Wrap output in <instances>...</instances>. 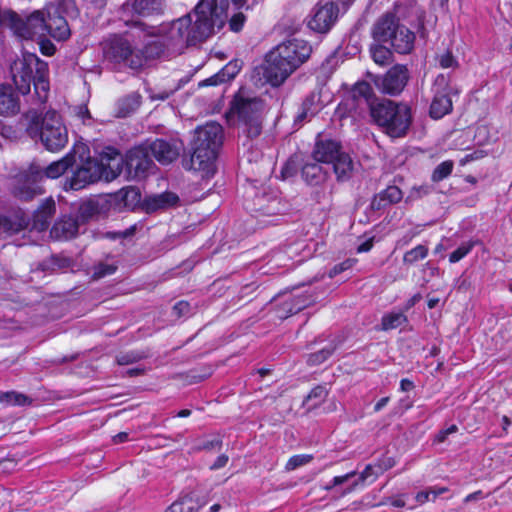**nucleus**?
Instances as JSON below:
<instances>
[{"instance_id":"1","label":"nucleus","mask_w":512,"mask_h":512,"mask_svg":"<svg viewBox=\"0 0 512 512\" xmlns=\"http://www.w3.org/2000/svg\"><path fill=\"white\" fill-rule=\"evenodd\" d=\"M229 0H200L189 13L173 21L166 33L167 51L178 52L210 37L224 27L228 19Z\"/></svg>"},{"instance_id":"2","label":"nucleus","mask_w":512,"mask_h":512,"mask_svg":"<svg viewBox=\"0 0 512 512\" xmlns=\"http://www.w3.org/2000/svg\"><path fill=\"white\" fill-rule=\"evenodd\" d=\"M305 40L292 39L279 44L266 56L264 77L272 86L281 85L311 54Z\"/></svg>"},{"instance_id":"3","label":"nucleus","mask_w":512,"mask_h":512,"mask_svg":"<svg viewBox=\"0 0 512 512\" xmlns=\"http://www.w3.org/2000/svg\"><path fill=\"white\" fill-rule=\"evenodd\" d=\"M305 40L292 39L279 44L266 56L264 77L272 86L281 85L311 54Z\"/></svg>"},{"instance_id":"4","label":"nucleus","mask_w":512,"mask_h":512,"mask_svg":"<svg viewBox=\"0 0 512 512\" xmlns=\"http://www.w3.org/2000/svg\"><path fill=\"white\" fill-rule=\"evenodd\" d=\"M10 72L17 90L26 95L34 84L35 94L41 103L45 102L49 93L48 65L34 54H23L10 65Z\"/></svg>"},{"instance_id":"5","label":"nucleus","mask_w":512,"mask_h":512,"mask_svg":"<svg viewBox=\"0 0 512 512\" xmlns=\"http://www.w3.org/2000/svg\"><path fill=\"white\" fill-rule=\"evenodd\" d=\"M223 141V128L216 122H209L195 130L189 169L211 176L215 172V160Z\"/></svg>"},{"instance_id":"6","label":"nucleus","mask_w":512,"mask_h":512,"mask_svg":"<svg viewBox=\"0 0 512 512\" xmlns=\"http://www.w3.org/2000/svg\"><path fill=\"white\" fill-rule=\"evenodd\" d=\"M27 121L26 133L32 138H39L43 146L51 151L62 150L68 142V131L60 114L51 109L40 117L35 110L23 115Z\"/></svg>"},{"instance_id":"7","label":"nucleus","mask_w":512,"mask_h":512,"mask_svg":"<svg viewBox=\"0 0 512 512\" xmlns=\"http://www.w3.org/2000/svg\"><path fill=\"white\" fill-rule=\"evenodd\" d=\"M166 35L161 39L149 43L146 47V55L142 51L136 50L131 43L124 37L112 35L105 39L102 43V51L104 58L113 63H122L125 66L137 70L141 68L147 57L160 56L167 50Z\"/></svg>"},{"instance_id":"8","label":"nucleus","mask_w":512,"mask_h":512,"mask_svg":"<svg viewBox=\"0 0 512 512\" xmlns=\"http://www.w3.org/2000/svg\"><path fill=\"white\" fill-rule=\"evenodd\" d=\"M369 106L371 117L387 135L398 138L407 134L412 123L409 105L391 100H381L376 103L371 102Z\"/></svg>"},{"instance_id":"9","label":"nucleus","mask_w":512,"mask_h":512,"mask_svg":"<svg viewBox=\"0 0 512 512\" xmlns=\"http://www.w3.org/2000/svg\"><path fill=\"white\" fill-rule=\"evenodd\" d=\"M264 107L261 99L246 97L241 91L231 102L230 113L237 116L242 132L250 139L261 134Z\"/></svg>"},{"instance_id":"10","label":"nucleus","mask_w":512,"mask_h":512,"mask_svg":"<svg viewBox=\"0 0 512 512\" xmlns=\"http://www.w3.org/2000/svg\"><path fill=\"white\" fill-rule=\"evenodd\" d=\"M0 25L12 30L21 39L45 37L44 12L41 10H36L26 17L13 11H3L0 13Z\"/></svg>"},{"instance_id":"11","label":"nucleus","mask_w":512,"mask_h":512,"mask_svg":"<svg viewBox=\"0 0 512 512\" xmlns=\"http://www.w3.org/2000/svg\"><path fill=\"white\" fill-rule=\"evenodd\" d=\"M43 178L42 169L31 165L28 171L15 176L11 188L12 195L20 201H30L44 193L39 182Z\"/></svg>"},{"instance_id":"12","label":"nucleus","mask_w":512,"mask_h":512,"mask_svg":"<svg viewBox=\"0 0 512 512\" xmlns=\"http://www.w3.org/2000/svg\"><path fill=\"white\" fill-rule=\"evenodd\" d=\"M409 80V71L405 65L391 67L385 75L377 77L374 82L378 89L392 96L400 94Z\"/></svg>"},{"instance_id":"13","label":"nucleus","mask_w":512,"mask_h":512,"mask_svg":"<svg viewBox=\"0 0 512 512\" xmlns=\"http://www.w3.org/2000/svg\"><path fill=\"white\" fill-rule=\"evenodd\" d=\"M44 12L45 36L49 35L57 41H66L71 36L67 20L54 6H48Z\"/></svg>"},{"instance_id":"14","label":"nucleus","mask_w":512,"mask_h":512,"mask_svg":"<svg viewBox=\"0 0 512 512\" xmlns=\"http://www.w3.org/2000/svg\"><path fill=\"white\" fill-rule=\"evenodd\" d=\"M101 175L98 160L88 159L74 172L69 186L72 190H80L88 184L101 180Z\"/></svg>"},{"instance_id":"15","label":"nucleus","mask_w":512,"mask_h":512,"mask_svg":"<svg viewBox=\"0 0 512 512\" xmlns=\"http://www.w3.org/2000/svg\"><path fill=\"white\" fill-rule=\"evenodd\" d=\"M339 9L332 1L325 2L316 7L312 19L309 21L311 29L325 33L333 26L338 18Z\"/></svg>"},{"instance_id":"16","label":"nucleus","mask_w":512,"mask_h":512,"mask_svg":"<svg viewBox=\"0 0 512 512\" xmlns=\"http://www.w3.org/2000/svg\"><path fill=\"white\" fill-rule=\"evenodd\" d=\"M182 150L183 144L181 141L177 140L166 141L163 139H157L149 145V151L151 154L163 165H167L175 161Z\"/></svg>"},{"instance_id":"17","label":"nucleus","mask_w":512,"mask_h":512,"mask_svg":"<svg viewBox=\"0 0 512 512\" xmlns=\"http://www.w3.org/2000/svg\"><path fill=\"white\" fill-rule=\"evenodd\" d=\"M124 159L115 149L108 148L106 152L101 154L98 165L101 166V179L112 181L117 178L123 168Z\"/></svg>"},{"instance_id":"18","label":"nucleus","mask_w":512,"mask_h":512,"mask_svg":"<svg viewBox=\"0 0 512 512\" xmlns=\"http://www.w3.org/2000/svg\"><path fill=\"white\" fill-rule=\"evenodd\" d=\"M30 219L21 210L12 211L6 215H0V235L11 236L26 229Z\"/></svg>"},{"instance_id":"19","label":"nucleus","mask_w":512,"mask_h":512,"mask_svg":"<svg viewBox=\"0 0 512 512\" xmlns=\"http://www.w3.org/2000/svg\"><path fill=\"white\" fill-rule=\"evenodd\" d=\"M179 197L176 193L166 191L161 194H153L145 197L142 202V210L146 213H154L177 206Z\"/></svg>"},{"instance_id":"20","label":"nucleus","mask_w":512,"mask_h":512,"mask_svg":"<svg viewBox=\"0 0 512 512\" xmlns=\"http://www.w3.org/2000/svg\"><path fill=\"white\" fill-rule=\"evenodd\" d=\"M149 148L136 147L131 149L126 157V166L130 172H134L135 176H141L152 165V160L148 154Z\"/></svg>"},{"instance_id":"21","label":"nucleus","mask_w":512,"mask_h":512,"mask_svg":"<svg viewBox=\"0 0 512 512\" xmlns=\"http://www.w3.org/2000/svg\"><path fill=\"white\" fill-rule=\"evenodd\" d=\"M402 25L393 14L383 15L374 25L372 35L378 42H390L394 36V32Z\"/></svg>"},{"instance_id":"22","label":"nucleus","mask_w":512,"mask_h":512,"mask_svg":"<svg viewBox=\"0 0 512 512\" xmlns=\"http://www.w3.org/2000/svg\"><path fill=\"white\" fill-rule=\"evenodd\" d=\"M20 111V98L10 85L0 86V115L11 117Z\"/></svg>"},{"instance_id":"23","label":"nucleus","mask_w":512,"mask_h":512,"mask_svg":"<svg viewBox=\"0 0 512 512\" xmlns=\"http://www.w3.org/2000/svg\"><path fill=\"white\" fill-rule=\"evenodd\" d=\"M341 153V146L337 141L319 140L316 142L313 157L317 162L333 163Z\"/></svg>"},{"instance_id":"24","label":"nucleus","mask_w":512,"mask_h":512,"mask_svg":"<svg viewBox=\"0 0 512 512\" xmlns=\"http://www.w3.org/2000/svg\"><path fill=\"white\" fill-rule=\"evenodd\" d=\"M125 6L140 16L162 14L165 9L164 0H127Z\"/></svg>"},{"instance_id":"25","label":"nucleus","mask_w":512,"mask_h":512,"mask_svg":"<svg viewBox=\"0 0 512 512\" xmlns=\"http://www.w3.org/2000/svg\"><path fill=\"white\" fill-rule=\"evenodd\" d=\"M414 41V33L402 25L394 32V36L389 43L397 53L408 54L414 47Z\"/></svg>"},{"instance_id":"26","label":"nucleus","mask_w":512,"mask_h":512,"mask_svg":"<svg viewBox=\"0 0 512 512\" xmlns=\"http://www.w3.org/2000/svg\"><path fill=\"white\" fill-rule=\"evenodd\" d=\"M206 503L205 497L191 493L172 503L165 512H198Z\"/></svg>"},{"instance_id":"27","label":"nucleus","mask_w":512,"mask_h":512,"mask_svg":"<svg viewBox=\"0 0 512 512\" xmlns=\"http://www.w3.org/2000/svg\"><path fill=\"white\" fill-rule=\"evenodd\" d=\"M78 232V222L71 216L58 220L51 229V237L57 240L70 239Z\"/></svg>"},{"instance_id":"28","label":"nucleus","mask_w":512,"mask_h":512,"mask_svg":"<svg viewBox=\"0 0 512 512\" xmlns=\"http://www.w3.org/2000/svg\"><path fill=\"white\" fill-rule=\"evenodd\" d=\"M56 205L53 198L45 199L34 214L33 225L36 229L43 231L48 227L49 221L55 214Z\"/></svg>"},{"instance_id":"29","label":"nucleus","mask_w":512,"mask_h":512,"mask_svg":"<svg viewBox=\"0 0 512 512\" xmlns=\"http://www.w3.org/2000/svg\"><path fill=\"white\" fill-rule=\"evenodd\" d=\"M452 111V100L450 92H436L430 106V116L434 119H440Z\"/></svg>"},{"instance_id":"30","label":"nucleus","mask_w":512,"mask_h":512,"mask_svg":"<svg viewBox=\"0 0 512 512\" xmlns=\"http://www.w3.org/2000/svg\"><path fill=\"white\" fill-rule=\"evenodd\" d=\"M74 162L75 156L73 154H67L62 159L51 163L44 171L42 170L43 176L45 175L52 179L58 178L64 174L65 171L74 164Z\"/></svg>"},{"instance_id":"31","label":"nucleus","mask_w":512,"mask_h":512,"mask_svg":"<svg viewBox=\"0 0 512 512\" xmlns=\"http://www.w3.org/2000/svg\"><path fill=\"white\" fill-rule=\"evenodd\" d=\"M320 110L319 95L311 94L302 103L301 111L295 117V123H302Z\"/></svg>"},{"instance_id":"32","label":"nucleus","mask_w":512,"mask_h":512,"mask_svg":"<svg viewBox=\"0 0 512 512\" xmlns=\"http://www.w3.org/2000/svg\"><path fill=\"white\" fill-rule=\"evenodd\" d=\"M320 162L306 163L302 168L304 180L311 185H318L326 179V173L319 164Z\"/></svg>"},{"instance_id":"33","label":"nucleus","mask_w":512,"mask_h":512,"mask_svg":"<svg viewBox=\"0 0 512 512\" xmlns=\"http://www.w3.org/2000/svg\"><path fill=\"white\" fill-rule=\"evenodd\" d=\"M332 164L338 181H345L350 178L353 163L348 154L342 152Z\"/></svg>"},{"instance_id":"34","label":"nucleus","mask_w":512,"mask_h":512,"mask_svg":"<svg viewBox=\"0 0 512 512\" xmlns=\"http://www.w3.org/2000/svg\"><path fill=\"white\" fill-rule=\"evenodd\" d=\"M402 197V191L397 186H389L373 200L372 205L379 209L387 204L398 203Z\"/></svg>"},{"instance_id":"35","label":"nucleus","mask_w":512,"mask_h":512,"mask_svg":"<svg viewBox=\"0 0 512 512\" xmlns=\"http://www.w3.org/2000/svg\"><path fill=\"white\" fill-rule=\"evenodd\" d=\"M118 197L123 201L124 206L130 209H135L140 206L142 208V198L140 190L136 187H126L118 192Z\"/></svg>"},{"instance_id":"36","label":"nucleus","mask_w":512,"mask_h":512,"mask_svg":"<svg viewBox=\"0 0 512 512\" xmlns=\"http://www.w3.org/2000/svg\"><path fill=\"white\" fill-rule=\"evenodd\" d=\"M140 96L136 94L129 95L119 101L118 117H126L134 112L140 106Z\"/></svg>"},{"instance_id":"37","label":"nucleus","mask_w":512,"mask_h":512,"mask_svg":"<svg viewBox=\"0 0 512 512\" xmlns=\"http://www.w3.org/2000/svg\"><path fill=\"white\" fill-rule=\"evenodd\" d=\"M405 322H407V317L403 313L398 312L383 316L381 325L383 330H390L403 325Z\"/></svg>"},{"instance_id":"38","label":"nucleus","mask_w":512,"mask_h":512,"mask_svg":"<svg viewBox=\"0 0 512 512\" xmlns=\"http://www.w3.org/2000/svg\"><path fill=\"white\" fill-rule=\"evenodd\" d=\"M371 55L375 63L379 65H387L391 62V51L382 45H377L371 48Z\"/></svg>"},{"instance_id":"39","label":"nucleus","mask_w":512,"mask_h":512,"mask_svg":"<svg viewBox=\"0 0 512 512\" xmlns=\"http://www.w3.org/2000/svg\"><path fill=\"white\" fill-rule=\"evenodd\" d=\"M427 255L428 248L425 245H418L404 254L403 262L405 264L411 265L417 262L418 260L426 258Z\"/></svg>"},{"instance_id":"40","label":"nucleus","mask_w":512,"mask_h":512,"mask_svg":"<svg viewBox=\"0 0 512 512\" xmlns=\"http://www.w3.org/2000/svg\"><path fill=\"white\" fill-rule=\"evenodd\" d=\"M454 163L451 160L440 163L433 171L431 179L433 182H440L447 178L453 170Z\"/></svg>"},{"instance_id":"41","label":"nucleus","mask_w":512,"mask_h":512,"mask_svg":"<svg viewBox=\"0 0 512 512\" xmlns=\"http://www.w3.org/2000/svg\"><path fill=\"white\" fill-rule=\"evenodd\" d=\"M351 93L354 99L363 98L365 101L369 102L373 95V89L369 83L362 81L354 85Z\"/></svg>"},{"instance_id":"42","label":"nucleus","mask_w":512,"mask_h":512,"mask_svg":"<svg viewBox=\"0 0 512 512\" xmlns=\"http://www.w3.org/2000/svg\"><path fill=\"white\" fill-rule=\"evenodd\" d=\"M0 402L7 405H26L30 403L27 396L16 392H5L0 394Z\"/></svg>"},{"instance_id":"43","label":"nucleus","mask_w":512,"mask_h":512,"mask_svg":"<svg viewBox=\"0 0 512 512\" xmlns=\"http://www.w3.org/2000/svg\"><path fill=\"white\" fill-rule=\"evenodd\" d=\"M312 459L313 456L310 454L294 455L287 461L285 468L287 471H292L310 463Z\"/></svg>"},{"instance_id":"44","label":"nucleus","mask_w":512,"mask_h":512,"mask_svg":"<svg viewBox=\"0 0 512 512\" xmlns=\"http://www.w3.org/2000/svg\"><path fill=\"white\" fill-rule=\"evenodd\" d=\"M437 62L443 69H456L459 65L457 59L449 50H446L443 53L437 55Z\"/></svg>"},{"instance_id":"45","label":"nucleus","mask_w":512,"mask_h":512,"mask_svg":"<svg viewBox=\"0 0 512 512\" xmlns=\"http://www.w3.org/2000/svg\"><path fill=\"white\" fill-rule=\"evenodd\" d=\"M333 348H324L308 356L307 363L311 366L319 365L326 361L333 353Z\"/></svg>"},{"instance_id":"46","label":"nucleus","mask_w":512,"mask_h":512,"mask_svg":"<svg viewBox=\"0 0 512 512\" xmlns=\"http://www.w3.org/2000/svg\"><path fill=\"white\" fill-rule=\"evenodd\" d=\"M117 270V266L115 264H107V263H98L93 268V278L100 279L107 275L113 274Z\"/></svg>"},{"instance_id":"47","label":"nucleus","mask_w":512,"mask_h":512,"mask_svg":"<svg viewBox=\"0 0 512 512\" xmlns=\"http://www.w3.org/2000/svg\"><path fill=\"white\" fill-rule=\"evenodd\" d=\"M98 210H99V203L97 200L86 201L80 206V209H79L81 216L85 219L98 213Z\"/></svg>"},{"instance_id":"48","label":"nucleus","mask_w":512,"mask_h":512,"mask_svg":"<svg viewBox=\"0 0 512 512\" xmlns=\"http://www.w3.org/2000/svg\"><path fill=\"white\" fill-rule=\"evenodd\" d=\"M473 248V243H465L459 246L454 252L450 254L449 261L451 263H456L464 258Z\"/></svg>"},{"instance_id":"49","label":"nucleus","mask_w":512,"mask_h":512,"mask_svg":"<svg viewBox=\"0 0 512 512\" xmlns=\"http://www.w3.org/2000/svg\"><path fill=\"white\" fill-rule=\"evenodd\" d=\"M246 22V16L243 12H237L232 15L229 19L228 24L229 28L233 32H239L242 30L244 24Z\"/></svg>"},{"instance_id":"50","label":"nucleus","mask_w":512,"mask_h":512,"mask_svg":"<svg viewBox=\"0 0 512 512\" xmlns=\"http://www.w3.org/2000/svg\"><path fill=\"white\" fill-rule=\"evenodd\" d=\"M327 390L324 386H316L313 388L310 393L306 396L305 402L310 401L312 399H316L317 402L314 404L316 406L318 403L322 402L327 396Z\"/></svg>"},{"instance_id":"51","label":"nucleus","mask_w":512,"mask_h":512,"mask_svg":"<svg viewBox=\"0 0 512 512\" xmlns=\"http://www.w3.org/2000/svg\"><path fill=\"white\" fill-rule=\"evenodd\" d=\"M239 70L240 67L237 62H230L220 71V76H223L226 82L233 79L238 74Z\"/></svg>"},{"instance_id":"52","label":"nucleus","mask_w":512,"mask_h":512,"mask_svg":"<svg viewBox=\"0 0 512 512\" xmlns=\"http://www.w3.org/2000/svg\"><path fill=\"white\" fill-rule=\"evenodd\" d=\"M356 263V259H346L340 264L335 265L330 271H329V277L333 278L336 275L340 274L341 272L348 270L353 267V265Z\"/></svg>"},{"instance_id":"53","label":"nucleus","mask_w":512,"mask_h":512,"mask_svg":"<svg viewBox=\"0 0 512 512\" xmlns=\"http://www.w3.org/2000/svg\"><path fill=\"white\" fill-rule=\"evenodd\" d=\"M190 305L188 302L180 301L173 307V312L176 316L181 317L189 312Z\"/></svg>"},{"instance_id":"54","label":"nucleus","mask_w":512,"mask_h":512,"mask_svg":"<svg viewBox=\"0 0 512 512\" xmlns=\"http://www.w3.org/2000/svg\"><path fill=\"white\" fill-rule=\"evenodd\" d=\"M140 358H141L140 356H137L134 354H131V355L126 354V355H121V356L117 357V362L119 365H127L130 363L136 362Z\"/></svg>"},{"instance_id":"55","label":"nucleus","mask_w":512,"mask_h":512,"mask_svg":"<svg viewBox=\"0 0 512 512\" xmlns=\"http://www.w3.org/2000/svg\"><path fill=\"white\" fill-rule=\"evenodd\" d=\"M225 80L223 78V76H220V71L213 75L212 77L204 80L201 85H204V86H214V85H218L220 83H224Z\"/></svg>"},{"instance_id":"56","label":"nucleus","mask_w":512,"mask_h":512,"mask_svg":"<svg viewBox=\"0 0 512 512\" xmlns=\"http://www.w3.org/2000/svg\"><path fill=\"white\" fill-rule=\"evenodd\" d=\"M372 474V467L368 465L364 471L360 474L359 480L354 482L353 485L348 489V492H351L358 485L359 481H365Z\"/></svg>"},{"instance_id":"57","label":"nucleus","mask_w":512,"mask_h":512,"mask_svg":"<svg viewBox=\"0 0 512 512\" xmlns=\"http://www.w3.org/2000/svg\"><path fill=\"white\" fill-rule=\"evenodd\" d=\"M55 46L50 41H43L41 43V52L44 55L51 56L55 53Z\"/></svg>"},{"instance_id":"58","label":"nucleus","mask_w":512,"mask_h":512,"mask_svg":"<svg viewBox=\"0 0 512 512\" xmlns=\"http://www.w3.org/2000/svg\"><path fill=\"white\" fill-rule=\"evenodd\" d=\"M355 475H356V472L352 471V472L347 473V474H345L343 476H336L333 479V486L341 485V484L347 482L349 479H351Z\"/></svg>"},{"instance_id":"59","label":"nucleus","mask_w":512,"mask_h":512,"mask_svg":"<svg viewBox=\"0 0 512 512\" xmlns=\"http://www.w3.org/2000/svg\"><path fill=\"white\" fill-rule=\"evenodd\" d=\"M228 462V456L222 454L220 456H218V458L216 459V461L211 465V469L212 470H217V469H220L222 467H224Z\"/></svg>"},{"instance_id":"60","label":"nucleus","mask_w":512,"mask_h":512,"mask_svg":"<svg viewBox=\"0 0 512 512\" xmlns=\"http://www.w3.org/2000/svg\"><path fill=\"white\" fill-rule=\"evenodd\" d=\"M77 116L81 118L83 121L86 119H90V112L86 106H79L77 111Z\"/></svg>"},{"instance_id":"61","label":"nucleus","mask_w":512,"mask_h":512,"mask_svg":"<svg viewBox=\"0 0 512 512\" xmlns=\"http://www.w3.org/2000/svg\"><path fill=\"white\" fill-rule=\"evenodd\" d=\"M430 495H431V494H430V490L428 489V490H426V491L418 492V493L416 494L415 499H416V501H418L419 503L423 504V503H425L426 501H428V500H429Z\"/></svg>"},{"instance_id":"62","label":"nucleus","mask_w":512,"mask_h":512,"mask_svg":"<svg viewBox=\"0 0 512 512\" xmlns=\"http://www.w3.org/2000/svg\"><path fill=\"white\" fill-rule=\"evenodd\" d=\"M296 300L298 305L294 307H292L290 303H286V305L289 306L288 312L290 314L297 313L305 307V304L300 301V298H297Z\"/></svg>"},{"instance_id":"63","label":"nucleus","mask_w":512,"mask_h":512,"mask_svg":"<svg viewBox=\"0 0 512 512\" xmlns=\"http://www.w3.org/2000/svg\"><path fill=\"white\" fill-rule=\"evenodd\" d=\"M372 246H373V241H372V239H369L357 247V252L358 253L368 252L372 248Z\"/></svg>"},{"instance_id":"64","label":"nucleus","mask_w":512,"mask_h":512,"mask_svg":"<svg viewBox=\"0 0 512 512\" xmlns=\"http://www.w3.org/2000/svg\"><path fill=\"white\" fill-rule=\"evenodd\" d=\"M128 440V433L120 432L113 437V442L115 444L123 443Z\"/></svg>"}]
</instances>
